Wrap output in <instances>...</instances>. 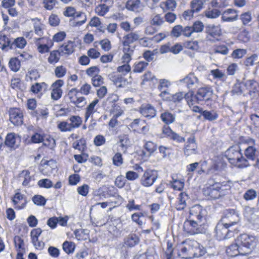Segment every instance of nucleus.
I'll list each match as a JSON object with an SVG mask.
<instances>
[{"mask_svg":"<svg viewBox=\"0 0 259 259\" xmlns=\"http://www.w3.org/2000/svg\"><path fill=\"white\" fill-rule=\"evenodd\" d=\"M228 219H229L230 223H228V228L231 226L236 224L239 220L238 214L234 209L228 210Z\"/></svg>","mask_w":259,"mask_h":259,"instance_id":"nucleus-26","label":"nucleus"},{"mask_svg":"<svg viewBox=\"0 0 259 259\" xmlns=\"http://www.w3.org/2000/svg\"><path fill=\"white\" fill-rule=\"evenodd\" d=\"M21 141L20 137L14 133L8 134L5 140V145L11 149H15L18 147Z\"/></svg>","mask_w":259,"mask_h":259,"instance_id":"nucleus-14","label":"nucleus"},{"mask_svg":"<svg viewBox=\"0 0 259 259\" xmlns=\"http://www.w3.org/2000/svg\"><path fill=\"white\" fill-rule=\"evenodd\" d=\"M247 53L245 49H237L234 50L231 54V57L233 59L242 58Z\"/></svg>","mask_w":259,"mask_h":259,"instance_id":"nucleus-53","label":"nucleus"},{"mask_svg":"<svg viewBox=\"0 0 259 259\" xmlns=\"http://www.w3.org/2000/svg\"><path fill=\"white\" fill-rule=\"evenodd\" d=\"M32 21L34 22V28L35 32L39 36L42 35V30L41 28V24L39 22V19L37 18L31 19Z\"/></svg>","mask_w":259,"mask_h":259,"instance_id":"nucleus-46","label":"nucleus"},{"mask_svg":"<svg viewBox=\"0 0 259 259\" xmlns=\"http://www.w3.org/2000/svg\"><path fill=\"white\" fill-rule=\"evenodd\" d=\"M240 19L244 25L247 24L252 19L251 13L247 12L242 14L240 16Z\"/></svg>","mask_w":259,"mask_h":259,"instance_id":"nucleus-63","label":"nucleus"},{"mask_svg":"<svg viewBox=\"0 0 259 259\" xmlns=\"http://www.w3.org/2000/svg\"><path fill=\"white\" fill-rule=\"evenodd\" d=\"M169 185L175 190L182 191L184 187V181L183 180H178L172 177V180L169 182Z\"/></svg>","mask_w":259,"mask_h":259,"instance_id":"nucleus-30","label":"nucleus"},{"mask_svg":"<svg viewBox=\"0 0 259 259\" xmlns=\"http://www.w3.org/2000/svg\"><path fill=\"white\" fill-rule=\"evenodd\" d=\"M215 236L219 240L226 239L227 236V218L222 217L215 227Z\"/></svg>","mask_w":259,"mask_h":259,"instance_id":"nucleus-12","label":"nucleus"},{"mask_svg":"<svg viewBox=\"0 0 259 259\" xmlns=\"http://www.w3.org/2000/svg\"><path fill=\"white\" fill-rule=\"evenodd\" d=\"M66 72V68L62 65L56 67L54 70L55 74L58 78H61L64 76Z\"/></svg>","mask_w":259,"mask_h":259,"instance_id":"nucleus-51","label":"nucleus"},{"mask_svg":"<svg viewBox=\"0 0 259 259\" xmlns=\"http://www.w3.org/2000/svg\"><path fill=\"white\" fill-rule=\"evenodd\" d=\"M64 81L58 79L55 81L51 85V98L54 100H58L62 95L63 92L61 87L64 85Z\"/></svg>","mask_w":259,"mask_h":259,"instance_id":"nucleus-13","label":"nucleus"},{"mask_svg":"<svg viewBox=\"0 0 259 259\" xmlns=\"http://www.w3.org/2000/svg\"><path fill=\"white\" fill-rule=\"evenodd\" d=\"M184 47L193 51H197L199 48L198 42L196 40L187 41L184 43Z\"/></svg>","mask_w":259,"mask_h":259,"instance_id":"nucleus-45","label":"nucleus"},{"mask_svg":"<svg viewBox=\"0 0 259 259\" xmlns=\"http://www.w3.org/2000/svg\"><path fill=\"white\" fill-rule=\"evenodd\" d=\"M213 95V90L210 87H204L198 89L196 95L192 97L190 100H187L189 105H193L194 101H207L210 100Z\"/></svg>","mask_w":259,"mask_h":259,"instance_id":"nucleus-4","label":"nucleus"},{"mask_svg":"<svg viewBox=\"0 0 259 259\" xmlns=\"http://www.w3.org/2000/svg\"><path fill=\"white\" fill-rule=\"evenodd\" d=\"M20 181L22 182V185L29 186L32 179L30 175V172L28 170H23L19 175Z\"/></svg>","mask_w":259,"mask_h":259,"instance_id":"nucleus-27","label":"nucleus"},{"mask_svg":"<svg viewBox=\"0 0 259 259\" xmlns=\"http://www.w3.org/2000/svg\"><path fill=\"white\" fill-rule=\"evenodd\" d=\"M9 67L14 72H17L19 70L20 68V62L16 58H11L9 62Z\"/></svg>","mask_w":259,"mask_h":259,"instance_id":"nucleus-41","label":"nucleus"},{"mask_svg":"<svg viewBox=\"0 0 259 259\" xmlns=\"http://www.w3.org/2000/svg\"><path fill=\"white\" fill-rule=\"evenodd\" d=\"M43 144L45 146L48 147L51 149H53L56 146V142L55 139L50 136L43 139Z\"/></svg>","mask_w":259,"mask_h":259,"instance_id":"nucleus-48","label":"nucleus"},{"mask_svg":"<svg viewBox=\"0 0 259 259\" xmlns=\"http://www.w3.org/2000/svg\"><path fill=\"white\" fill-rule=\"evenodd\" d=\"M139 238L135 234L129 235L124 240V243L126 246L133 247L138 243Z\"/></svg>","mask_w":259,"mask_h":259,"instance_id":"nucleus-39","label":"nucleus"},{"mask_svg":"<svg viewBox=\"0 0 259 259\" xmlns=\"http://www.w3.org/2000/svg\"><path fill=\"white\" fill-rule=\"evenodd\" d=\"M244 90H247V93L250 95L252 94L259 92V87L257 82L253 80H247L242 83Z\"/></svg>","mask_w":259,"mask_h":259,"instance_id":"nucleus-21","label":"nucleus"},{"mask_svg":"<svg viewBox=\"0 0 259 259\" xmlns=\"http://www.w3.org/2000/svg\"><path fill=\"white\" fill-rule=\"evenodd\" d=\"M204 27L203 23L199 21L195 22L191 26L193 32H200L202 31Z\"/></svg>","mask_w":259,"mask_h":259,"instance_id":"nucleus-62","label":"nucleus"},{"mask_svg":"<svg viewBox=\"0 0 259 259\" xmlns=\"http://www.w3.org/2000/svg\"><path fill=\"white\" fill-rule=\"evenodd\" d=\"M228 160L231 165L238 168L245 167L249 165L248 161L243 157L238 145L228 149Z\"/></svg>","mask_w":259,"mask_h":259,"instance_id":"nucleus-1","label":"nucleus"},{"mask_svg":"<svg viewBox=\"0 0 259 259\" xmlns=\"http://www.w3.org/2000/svg\"><path fill=\"white\" fill-rule=\"evenodd\" d=\"M37 185L39 187L46 189H49L53 186L52 181L48 179H44L39 180L37 182Z\"/></svg>","mask_w":259,"mask_h":259,"instance_id":"nucleus-47","label":"nucleus"},{"mask_svg":"<svg viewBox=\"0 0 259 259\" xmlns=\"http://www.w3.org/2000/svg\"><path fill=\"white\" fill-rule=\"evenodd\" d=\"M89 186L87 184H83V185L78 187L77 188V193L82 196H86L89 192Z\"/></svg>","mask_w":259,"mask_h":259,"instance_id":"nucleus-61","label":"nucleus"},{"mask_svg":"<svg viewBox=\"0 0 259 259\" xmlns=\"http://www.w3.org/2000/svg\"><path fill=\"white\" fill-rule=\"evenodd\" d=\"M41 39V38H38L36 42L38 52L41 54L49 52L50 48L53 45V43L50 40V44L48 42L47 44H41L39 42Z\"/></svg>","mask_w":259,"mask_h":259,"instance_id":"nucleus-29","label":"nucleus"},{"mask_svg":"<svg viewBox=\"0 0 259 259\" xmlns=\"http://www.w3.org/2000/svg\"><path fill=\"white\" fill-rule=\"evenodd\" d=\"M15 247L18 251L23 252L25 251V243L23 239L19 236H16L14 238Z\"/></svg>","mask_w":259,"mask_h":259,"instance_id":"nucleus-31","label":"nucleus"},{"mask_svg":"<svg viewBox=\"0 0 259 259\" xmlns=\"http://www.w3.org/2000/svg\"><path fill=\"white\" fill-rule=\"evenodd\" d=\"M164 22L163 17L159 14L153 15L151 17L150 24L156 27L161 26Z\"/></svg>","mask_w":259,"mask_h":259,"instance_id":"nucleus-37","label":"nucleus"},{"mask_svg":"<svg viewBox=\"0 0 259 259\" xmlns=\"http://www.w3.org/2000/svg\"><path fill=\"white\" fill-rule=\"evenodd\" d=\"M99 44L100 45L102 49L105 52H108L111 49V43L108 39H103L99 41Z\"/></svg>","mask_w":259,"mask_h":259,"instance_id":"nucleus-52","label":"nucleus"},{"mask_svg":"<svg viewBox=\"0 0 259 259\" xmlns=\"http://www.w3.org/2000/svg\"><path fill=\"white\" fill-rule=\"evenodd\" d=\"M201 115L205 119L209 121H212L216 119L218 117V114L214 111H203Z\"/></svg>","mask_w":259,"mask_h":259,"instance_id":"nucleus-44","label":"nucleus"},{"mask_svg":"<svg viewBox=\"0 0 259 259\" xmlns=\"http://www.w3.org/2000/svg\"><path fill=\"white\" fill-rule=\"evenodd\" d=\"M188 199V195L186 193H181L179 196L178 201L176 205L177 209L179 210L184 209L186 206V201Z\"/></svg>","mask_w":259,"mask_h":259,"instance_id":"nucleus-24","label":"nucleus"},{"mask_svg":"<svg viewBox=\"0 0 259 259\" xmlns=\"http://www.w3.org/2000/svg\"><path fill=\"white\" fill-rule=\"evenodd\" d=\"M113 164L119 166L123 163V158L120 153H116L112 157Z\"/></svg>","mask_w":259,"mask_h":259,"instance_id":"nucleus-59","label":"nucleus"},{"mask_svg":"<svg viewBox=\"0 0 259 259\" xmlns=\"http://www.w3.org/2000/svg\"><path fill=\"white\" fill-rule=\"evenodd\" d=\"M60 53L59 51L54 50L50 52L48 61L51 64L57 63L60 60Z\"/></svg>","mask_w":259,"mask_h":259,"instance_id":"nucleus-35","label":"nucleus"},{"mask_svg":"<svg viewBox=\"0 0 259 259\" xmlns=\"http://www.w3.org/2000/svg\"><path fill=\"white\" fill-rule=\"evenodd\" d=\"M187 242L188 245L191 246L188 250L189 253H191L192 255L190 256V259L200 257L205 254V248L197 241L195 240H189L187 241Z\"/></svg>","mask_w":259,"mask_h":259,"instance_id":"nucleus-9","label":"nucleus"},{"mask_svg":"<svg viewBox=\"0 0 259 259\" xmlns=\"http://www.w3.org/2000/svg\"><path fill=\"white\" fill-rule=\"evenodd\" d=\"M158 177V171L155 169H148L145 170L140 180L141 184L145 187L152 186Z\"/></svg>","mask_w":259,"mask_h":259,"instance_id":"nucleus-6","label":"nucleus"},{"mask_svg":"<svg viewBox=\"0 0 259 259\" xmlns=\"http://www.w3.org/2000/svg\"><path fill=\"white\" fill-rule=\"evenodd\" d=\"M203 224L196 220L189 218L184 223V230L190 235H194L202 232L201 226Z\"/></svg>","mask_w":259,"mask_h":259,"instance_id":"nucleus-8","label":"nucleus"},{"mask_svg":"<svg viewBox=\"0 0 259 259\" xmlns=\"http://www.w3.org/2000/svg\"><path fill=\"white\" fill-rule=\"evenodd\" d=\"M197 146L194 136L189 138L185 144L184 148V153L186 156L197 153Z\"/></svg>","mask_w":259,"mask_h":259,"instance_id":"nucleus-15","label":"nucleus"},{"mask_svg":"<svg viewBox=\"0 0 259 259\" xmlns=\"http://www.w3.org/2000/svg\"><path fill=\"white\" fill-rule=\"evenodd\" d=\"M204 5L203 0H193L191 3V10L193 12H198L202 8Z\"/></svg>","mask_w":259,"mask_h":259,"instance_id":"nucleus-40","label":"nucleus"},{"mask_svg":"<svg viewBox=\"0 0 259 259\" xmlns=\"http://www.w3.org/2000/svg\"><path fill=\"white\" fill-rule=\"evenodd\" d=\"M48 88V85L45 82L35 83L32 85L31 91L33 93L36 94L40 92L43 89L45 90Z\"/></svg>","mask_w":259,"mask_h":259,"instance_id":"nucleus-42","label":"nucleus"},{"mask_svg":"<svg viewBox=\"0 0 259 259\" xmlns=\"http://www.w3.org/2000/svg\"><path fill=\"white\" fill-rule=\"evenodd\" d=\"M70 102L78 107L84 106L86 103V99L81 96L79 91L75 88L72 89L68 94Z\"/></svg>","mask_w":259,"mask_h":259,"instance_id":"nucleus-10","label":"nucleus"},{"mask_svg":"<svg viewBox=\"0 0 259 259\" xmlns=\"http://www.w3.org/2000/svg\"><path fill=\"white\" fill-rule=\"evenodd\" d=\"M141 114L145 117L152 118L156 115L155 108L150 104L142 105L140 108Z\"/></svg>","mask_w":259,"mask_h":259,"instance_id":"nucleus-18","label":"nucleus"},{"mask_svg":"<svg viewBox=\"0 0 259 259\" xmlns=\"http://www.w3.org/2000/svg\"><path fill=\"white\" fill-rule=\"evenodd\" d=\"M241 246V255H246L251 252L255 244L254 236L246 234L241 235L237 240Z\"/></svg>","mask_w":259,"mask_h":259,"instance_id":"nucleus-3","label":"nucleus"},{"mask_svg":"<svg viewBox=\"0 0 259 259\" xmlns=\"http://www.w3.org/2000/svg\"><path fill=\"white\" fill-rule=\"evenodd\" d=\"M183 26L180 25H178L174 26L171 30V35L176 37H178L182 35Z\"/></svg>","mask_w":259,"mask_h":259,"instance_id":"nucleus-64","label":"nucleus"},{"mask_svg":"<svg viewBox=\"0 0 259 259\" xmlns=\"http://www.w3.org/2000/svg\"><path fill=\"white\" fill-rule=\"evenodd\" d=\"M44 7L47 10H52L58 4L57 0H43Z\"/></svg>","mask_w":259,"mask_h":259,"instance_id":"nucleus-56","label":"nucleus"},{"mask_svg":"<svg viewBox=\"0 0 259 259\" xmlns=\"http://www.w3.org/2000/svg\"><path fill=\"white\" fill-rule=\"evenodd\" d=\"M206 29L208 34L214 38H217L221 34V29L219 26L210 25L207 27Z\"/></svg>","mask_w":259,"mask_h":259,"instance_id":"nucleus-33","label":"nucleus"},{"mask_svg":"<svg viewBox=\"0 0 259 259\" xmlns=\"http://www.w3.org/2000/svg\"><path fill=\"white\" fill-rule=\"evenodd\" d=\"M144 7L143 0H128L126 4L128 10L135 12L142 11Z\"/></svg>","mask_w":259,"mask_h":259,"instance_id":"nucleus-20","label":"nucleus"},{"mask_svg":"<svg viewBox=\"0 0 259 259\" xmlns=\"http://www.w3.org/2000/svg\"><path fill=\"white\" fill-rule=\"evenodd\" d=\"M63 249L67 253H71L74 250L75 244L71 242L65 241L63 244Z\"/></svg>","mask_w":259,"mask_h":259,"instance_id":"nucleus-50","label":"nucleus"},{"mask_svg":"<svg viewBox=\"0 0 259 259\" xmlns=\"http://www.w3.org/2000/svg\"><path fill=\"white\" fill-rule=\"evenodd\" d=\"M138 31H131L123 37L122 42L126 44H132L140 39Z\"/></svg>","mask_w":259,"mask_h":259,"instance_id":"nucleus-23","label":"nucleus"},{"mask_svg":"<svg viewBox=\"0 0 259 259\" xmlns=\"http://www.w3.org/2000/svg\"><path fill=\"white\" fill-rule=\"evenodd\" d=\"M230 251H228V254L230 256H235L238 254H241V246L237 243L231 245L229 248Z\"/></svg>","mask_w":259,"mask_h":259,"instance_id":"nucleus-34","label":"nucleus"},{"mask_svg":"<svg viewBox=\"0 0 259 259\" xmlns=\"http://www.w3.org/2000/svg\"><path fill=\"white\" fill-rule=\"evenodd\" d=\"M10 120L14 125L19 126L23 122V114L19 108H11L9 110Z\"/></svg>","mask_w":259,"mask_h":259,"instance_id":"nucleus-11","label":"nucleus"},{"mask_svg":"<svg viewBox=\"0 0 259 259\" xmlns=\"http://www.w3.org/2000/svg\"><path fill=\"white\" fill-rule=\"evenodd\" d=\"M177 6L175 0H166L160 4V7L164 11H174Z\"/></svg>","mask_w":259,"mask_h":259,"instance_id":"nucleus-28","label":"nucleus"},{"mask_svg":"<svg viewBox=\"0 0 259 259\" xmlns=\"http://www.w3.org/2000/svg\"><path fill=\"white\" fill-rule=\"evenodd\" d=\"M204 15L210 19H214L221 15V12L217 9L208 8L204 11Z\"/></svg>","mask_w":259,"mask_h":259,"instance_id":"nucleus-38","label":"nucleus"},{"mask_svg":"<svg viewBox=\"0 0 259 259\" xmlns=\"http://www.w3.org/2000/svg\"><path fill=\"white\" fill-rule=\"evenodd\" d=\"M109 11V6L103 4L99 5L95 9L96 13L100 16L105 15Z\"/></svg>","mask_w":259,"mask_h":259,"instance_id":"nucleus-49","label":"nucleus"},{"mask_svg":"<svg viewBox=\"0 0 259 259\" xmlns=\"http://www.w3.org/2000/svg\"><path fill=\"white\" fill-rule=\"evenodd\" d=\"M225 185L219 183H212V181L205 185L203 189V192L205 195L210 196L211 198L217 199L226 194Z\"/></svg>","mask_w":259,"mask_h":259,"instance_id":"nucleus-2","label":"nucleus"},{"mask_svg":"<svg viewBox=\"0 0 259 259\" xmlns=\"http://www.w3.org/2000/svg\"><path fill=\"white\" fill-rule=\"evenodd\" d=\"M256 197V192L253 189H249L244 194L243 197L246 200H251Z\"/></svg>","mask_w":259,"mask_h":259,"instance_id":"nucleus-58","label":"nucleus"},{"mask_svg":"<svg viewBox=\"0 0 259 259\" xmlns=\"http://www.w3.org/2000/svg\"><path fill=\"white\" fill-rule=\"evenodd\" d=\"M99 103V100L94 99L86 108L84 114L85 121H87L90 117H92L93 115L97 112L98 108L97 105Z\"/></svg>","mask_w":259,"mask_h":259,"instance_id":"nucleus-22","label":"nucleus"},{"mask_svg":"<svg viewBox=\"0 0 259 259\" xmlns=\"http://www.w3.org/2000/svg\"><path fill=\"white\" fill-rule=\"evenodd\" d=\"M148 64V62L145 61L136 62L134 66L133 71L137 73L142 72L147 67Z\"/></svg>","mask_w":259,"mask_h":259,"instance_id":"nucleus-43","label":"nucleus"},{"mask_svg":"<svg viewBox=\"0 0 259 259\" xmlns=\"http://www.w3.org/2000/svg\"><path fill=\"white\" fill-rule=\"evenodd\" d=\"M160 118L161 120L166 124L174 122L175 120V116L168 112H164L161 113Z\"/></svg>","mask_w":259,"mask_h":259,"instance_id":"nucleus-36","label":"nucleus"},{"mask_svg":"<svg viewBox=\"0 0 259 259\" xmlns=\"http://www.w3.org/2000/svg\"><path fill=\"white\" fill-rule=\"evenodd\" d=\"M248 142L250 144L245 150V155L247 158L251 161H254L257 159V157H259L258 152L256 151L255 147L253 146L254 144V140L249 139Z\"/></svg>","mask_w":259,"mask_h":259,"instance_id":"nucleus-16","label":"nucleus"},{"mask_svg":"<svg viewBox=\"0 0 259 259\" xmlns=\"http://www.w3.org/2000/svg\"><path fill=\"white\" fill-rule=\"evenodd\" d=\"M180 82H184L189 89H193L199 85L198 78L193 73H189L185 78L180 80Z\"/></svg>","mask_w":259,"mask_h":259,"instance_id":"nucleus-17","label":"nucleus"},{"mask_svg":"<svg viewBox=\"0 0 259 259\" xmlns=\"http://www.w3.org/2000/svg\"><path fill=\"white\" fill-rule=\"evenodd\" d=\"M74 43L68 41L66 44H63L60 49V54L62 55H70L74 52Z\"/></svg>","mask_w":259,"mask_h":259,"instance_id":"nucleus-25","label":"nucleus"},{"mask_svg":"<svg viewBox=\"0 0 259 259\" xmlns=\"http://www.w3.org/2000/svg\"><path fill=\"white\" fill-rule=\"evenodd\" d=\"M207 211L200 205H195L190 209L189 218L190 219L204 224L206 222Z\"/></svg>","mask_w":259,"mask_h":259,"instance_id":"nucleus-5","label":"nucleus"},{"mask_svg":"<svg viewBox=\"0 0 259 259\" xmlns=\"http://www.w3.org/2000/svg\"><path fill=\"white\" fill-rule=\"evenodd\" d=\"M144 148L150 154L155 151L157 148L156 145L151 141L146 142L144 144Z\"/></svg>","mask_w":259,"mask_h":259,"instance_id":"nucleus-57","label":"nucleus"},{"mask_svg":"<svg viewBox=\"0 0 259 259\" xmlns=\"http://www.w3.org/2000/svg\"><path fill=\"white\" fill-rule=\"evenodd\" d=\"M57 126H58V128L61 132H71V131H73L70 123H68V122H66V121L60 122L58 124Z\"/></svg>","mask_w":259,"mask_h":259,"instance_id":"nucleus-54","label":"nucleus"},{"mask_svg":"<svg viewBox=\"0 0 259 259\" xmlns=\"http://www.w3.org/2000/svg\"><path fill=\"white\" fill-rule=\"evenodd\" d=\"M4 41V43L2 44V49H4L7 47H10V48L13 49L18 48L19 49H23L27 44L26 40L23 37H18L11 43L9 38L5 35L2 36L0 37V44H2Z\"/></svg>","mask_w":259,"mask_h":259,"instance_id":"nucleus-7","label":"nucleus"},{"mask_svg":"<svg viewBox=\"0 0 259 259\" xmlns=\"http://www.w3.org/2000/svg\"><path fill=\"white\" fill-rule=\"evenodd\" d=\"M170 85L171 83L169 80L165 79H161L159 81V84L157 88L159 91L167 90Z\"/></svg>","mask_w":259,"mask_h":259,"instance_id":"nucleus-55","label":"nucleus"},{"mask_svg":"<svg viewBox=\"0 0 259 259\" xmlns=\"http://www.w3.org/2000/svg\"><path fill=\"white\" fill-rule=\"evenodd\" d=\"M131 68L128 64H124L121 66H118L117 68L118 72L121 73L123 75H125L131 71Z\"/></svg>","mask_w":259,"mask_h":259,"instance_id":"nucleus-60","label":"nucleus"},{"mask_svg":"<svg viewBox=\"0 0 259 259\" xmlns=\"http://www.w3.org/2000/svg\"><path fill=\"white\" fill-rule=\"evenodd\" d=\"M72 130L79 127L82 123L81 118L77 115H73L68 118Z\"/></svg>","mask_w":259,"mask_h":259,"instance_id":"nucleus-32","label":"nucleus"},{"mask_svg":"<svg viewBox=\"0 0 259 259\" xmlns=\"http://www.w3.org/2000/svg\"><path fill=\"white\" fill-rule=\"evenodd\" d=\"M190 246L188 245L187 241L178 245L176 249L178 256L182 258L190 259V256L192 255L189 253L188 250L190 249Z\"/></svg>","mask_w":259,"mask_h":259,"instance_id":"nucleus-19","label":"nucleus"}]
</instances>
